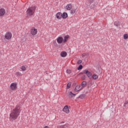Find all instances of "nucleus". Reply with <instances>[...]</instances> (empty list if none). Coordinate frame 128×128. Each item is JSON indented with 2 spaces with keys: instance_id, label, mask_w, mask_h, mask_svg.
Listing matches in <instances>:
<instances>
[{
  "instance_id": "35",
  "label": "nucleus",
  "mask_w": 128,
  "mask_h": 128,
  "mask_svg": "<svg viewBox=\"0 0 128 128\" xmlns=\"http://www.w3.org/2000/svg\"><path fill=\"white\" fill-rule=\"evenodd\" d=\"M16 76H20V72H18L16 73Z\"/></svg>"
},
{
  "instance_id": "3",
  "label": "nucleus",
  "mask_w": 128,
  "mask_h": 128,
  "mask_svg": "<svg viewBox=\"0 0 128 128\" xmlns=\"http://www.w3.org/2000/svg\"><path fill=\"white\" fill-rule=\"evenodd\" d=\"M88 4L89 6H90V8H94L96 6V4H94V0H88Z\"/></svg>"
},
{
  "instance_id": "39",
  "label": "nucleus",
  "mask_w": 128,
  "mask_h": 128,
  "mask_svg": "<svg viewBox=\"0 0 128 128\" xmlns=\"http://www.w3.org/2000/svg\"><path fill=\"white\" fill-rule=\"evenodd\" d=\"M74 86H76V84L75 83V84H74Z\"/></svg>"
},
{
  "instance_id": "31",
  "label": "nucleus",
  "mask_w": 128,
  "mask_h": 128,
  "mask_svg": "<svg viewBox=\"0 0 128 128\" xmlns=\"http://www.w3.org/2000/svg\"><path fill=\"white\" fill-rule=\"evenodd\" d=\"M82 60H79L78 61L77 64H82Z\"/></svg>"
},
{
  "instance_id": "14",
  "label": "nucleus",
  "mask_w": 128,
  "mask_h": 128,
  "mask_svg": "<svg viewBox=\"0 0 128 128\" xmlns=\"http://www.w3.org/2000/svg\"><path fill=\"white\" fill-rule=\"evenodd\" d=\"M80 85L76 86L75 88H74V92H78V90H82V88H80Z\"/></svg>"
},
{
  "instance_id": "37",
  "label": "nucleus",
  "mask_w": 128,
  "mask_h": 128,
  "mask_svg": "<svg viewBox=\"0 0 128 128\" xmlns=\"http://www.w3.org/2000/svg\"><path fill=\"white\" fill-rule=\"evenodd\" d=\"M84 74V71H83V72H80L79 74Z\"/></svg>"
},
{
  "instance_id": "9",
  "label": "nucleus",
  "mask_w": 128,
  "mask_h": 128,
  "mask_svg": "<svg viewBox=\"0 0 128 128\" xmlns=\"http://www.w3.org/2000/svg\"><path fill=\"white\" fill-rule=\"evenodd\" d=\"M63 112H66V114H70V109L68 108V106L66 105L63 108Z\"/></svg>"
},
{
  "instance_id": "17",
  "label": "nucleus",
  "mask_w": 128,
  "mask_h": 128,
  "mask_svg": "<svg viewBox=\"0 0 128 128\" xmlns=\"http://www.w3.org/2000/svg\"><path fill=\"white\" fill-rule=\"evenodd\" d=\"M68 38H70V36L68 35L64 36V42H68Z\"/></svg>"
},
{
  "instance_id": "2",
  "label": "nucleus",
  "mask_w": 128,
  "mask_h": 128,
  "mask_svg": "<svg viewBox=\"0 0 128 128\" xmlns=\"http://www.w3.org/2000/svg\"><path fill=\"white\" fill-rule=\"evenodd\" d=\"M36 6H32L26 10L27 16H33L36 12Z\"/></svg>"
},
{
  "instance_id": "12",
  "label": "nucleus",
  "mask_w": 128,
  "mask_h": 128,
  "mask_svg": "<svg viewBox=\"0 0 128 128\" xmlns=\"http://www.w3.org/2000/svg\"><path fill=\"white\" fill-rule=\"evenodd\" d=\"M68 96L70 98H74V96H76V94H74V93H72V91H70L68 94Z\"/></svg>"
},
{
  "instance_id": "30",
  "label": "nucleus",
  "mask_w": 128,
  "mask_h": 128,
  "mask_svg": "<svg viewBox=\"0 0 128 128\" xmlns=\"http://www.w3.org/2000/svg\"><path fill=\"white\" fill-rule=\"evenodd\" d=\"M81 78L82 80H86V75H84L83 76H82Z\"/></svg>"
},
{
  "instance_id": "29",
  "label": "nucleus",
  "mask_w": 128,
  "mask_h": 128,
  "mask_svg": "<svg viewBox=\"0 0 128 128\" xmlns=\"http://www.w3.org/2000/svg\"><path fill=\"white\" fill-rule=\"evenodd\" d=\"M70 88V82H68L67 84L66 88Z\"/></svg>"
},
{
  "instance_id": "34",
  "label": "nucleus",
  "mask_w": 128,
  "mask_h": 128,
  "mask_svg": "<svg viewBox=\"0 0 128 128\" xmlns=\"http://www.w3.org/2000/svg\"><path fill=\"white\" fill-rule=\"evenodd\" d=\"M128 104V100H126L124 103V106H126V104Z\"/></svg>"
},
{
  "instance_id": "28",
  "label": "nucleus",
  "mask_w": 128,
  "mask_h": 128,
  "mask_svg": "<svg viewBox=\"0 0 128 128\" xmlns=\"http://www.w3.org/2000/svg\"><path fill=\"white\" fill-rule=\"evenodd\" d=\"M98 70L97 72L98 74H102V69L100 68H98Z\"/></svg>"
},
{
  "instance_id": "7",
  "label": "nucleus",
  "mask_w": 128,
  "mask_h": 128,
  "mask_svg": "<svg viewBox=\"0 0 128 128\" xmlns=\"http://www.w3.org/2000/svg\"><path fill=\"white\" fill-rule=\"evenodd\" d=\"M12 33L10 32H8L5 34L4 37L6 40H10L12 38Z\"/></svg>"
},
{
  "instance_id": "20",
  "label": "nucleus",
  "mask_w": 128,
  "mask_h": 128,
  "mask_svg": "<svg viewBox=\"0 0 128 128\" xmlns=\"http://www.w3.org/2000/svg\"><path fill=\"white\" fill-rule=\"evenodd\" d=\"M114 26H116L117 28H118V26H120V22L116 21L114 22Z\"/></svg>"
},
{
  "instance_id": "27",
  "label": "nucleus",
  "mask_w": 128,
  "mask_h": 128,
  "mask_svg": "<svg viewBox=\"0 0 128 128\" xmlns=\"http://www.w3.org/2000/svg\"><path fill=\"white\" fill-rule=\"evenodd\" d=\"M76 10H70V14H76Z\"/></svg>"
},
{
  "instance_id": "6",
  "label": "nucleus",
  "mask_w": 128,
  "mask_h": 128,
  "mask_svg": "<svg viewBox=\"0 0 128 128\" xmlns=\"http://www.w3.org/2000/svg\"><path fill=\"white\" fill-rule=\"evenodd\" d=\"M16 85V83H12L10 86V88L12 90H16L18 88Z\"/></svg>"
},
{
  "instance_id": "32",
  "label": "nucleus",
  "mask_w": 128,
  "mask_h": 128,
  "mask_svg": "<svg viewBox=\"0 0 128 128\" xmlns=\"http://www.w3.org/2000/svg\"><path fill=\"white\" fill-rule=\"evenodd\" d=\"M66 72H67V74H70L72 72V70H70V69H68L66 70Z\"/></svg>"
},
{
  "instance_id": "26",
  "label": "nucleus",
  "mask_w": 128,
  "mask_h": 128,
  "mask_svg": "<svg viewBox=\"0 0 128 128\" xmlns=\"http://www.w3.org/2000/svg\"><path fill=\"white\" fill-rule=\"evenodd\" d=\"M90 54L88 53H84L82 54V58H84V56H88Z\"/></svg>"
},
{
  "instance_id": "25",
  "label": "nucleus",
  "mask_w": 128,
  "mask_h": 128,
  "mask_svg": "<svg viewBox=\"0 0 128 128\" xmlns=\"http://www.w3.org/2000/svg\"><path fill=\"white\" fill-rule=\"evenodd\" d=\"M124 40H128V34H124Z\"/></svg>"
},
{
  "instance_id": "22",
  "label": "nucleus",
  "mask_w": 128,
  "mask_h": 128,
  "mask_svg": "<svg viewBox=\"0 0 128 128\" xmlns=\"http://www.w3.org/2000/svg\"><path fill=\"white\" fill-rule=\"evenodd\" d=\"M86 96V94H80L78 98H81L82 100Z\"/></svg>"
},
{
  "instance_id": "8",
  "label": "nucleus",
  "mask_w": 128,
  "mask_h": 128,
  "mask_svg": "<svg viewBox=\"0 0 128 128\" xmlns=\"http://www.w3.org/2000/svg\"><path fill=\"white\" fill-rule=\"evenodd\" d=\"M56 40L58 44H62V42H64V38L62 36H58Z\"/></svg>"
},
{
  "instance_id": "11",
  "label": "nucleus",
  "mask_w": 128,
  "mask_h": 128,
  "mask_svg": "<svg viewBox=\"0 0 128 128\" xmlns=\"http://www.w3.org/2000/svg\"><path fill=\"white\" fill-rule=\"evenodd\" d=\"M56 18L58 20H60L62 18V14L60 12H58L56 14Z\"/></svg>"
},
{
  "instance_id": "4",
  "label": "nucleus",
  "mask_w": 128,
  "mask_h": 128,
  "mask_svg": "<svg viewBox=\"0 0 128 128\" xmlns=\"http://www.w3.org/2000/svg\"><path fill=\"white\" fill-rule=\"evenodd\" d=\"M30 33L32 36H36V34L38 33V30L33 27L30 30Z\"/></svg>"
},
{
  "instance_id": "15",
  "label": "nucleus",
  "mask_w": 128,
  "mask_h": 128,
  "mask_svg": "<svg viewBox=\"0 0 128 128\" xmlns=\"http://www.w3.org/2000/svg\"><path fill=\"white\" fill-rule=\"evenodd\" d=\"M68 16V13H66V12H64L62 13V18L64 19H66L67 18Z\"/></svg>"
},
{
  "instance_id": "33",
  "label": "nucleus",
  "mask_w": 128,
  "mask_h": 128,
  "mask_svg": "<svg viewBox=\"0 0 128 128\" xmlns=\"http://www.w3.org/2000/svg\"><path fill=\"white\" fill-rule=\"evenodd\" d=\"M53 44H54V46L58 47V43H56V42H53Z\"/></svg>"
},
{
  "instance_id": "19",
  "label": "nucleus",
  "mask_w": 128,
  "mask_h": 128,
  "mask_svg": "<svg viewBox=\"0 0 128 128\" xmlns=\"http://www.w3.org/2000/svg\"><path fill=\"white\" fill-rule=\"evenodd\" d=\"M59 128H68V124H66L63 126H60Z\"/></svg>"
},
{
  "instance_id": "21",
  "label": "nucleus",
  "mask_w": 128,
  "mask_h": 128,
  "mask_svg": "<svg viewBox=\"0 0 128 128\" xmlns=\"http://www.w3.org/2000/svg\"><path fill=\"white\" fill-rule=\"evenodd\" d=\"M92 78L93 80H98V76L96 74H94L92 76Z\"/></svg>"
},
{
  "instance_id": "10",
  "label": "nucleus",
  "mask_w": 128,
  "mask_h": 128,
  "mask_svg": "<svg viewBox=\"0 0 128 128\" xmlns=\"http://www.w3.org/2000/svg\"><path fill=\"white\" fill-rule=\"evenodd\" d=\"M6 14V10L4 8H0V16H4Z\"/></svg>"
},
{
  "instance_id": "5",
  "label": "nucleus",
  "mask_w": 128,
  "mask_h": 128,
  "mask_svg": "<svg viewBox=\"0 0 128 128\" xmlns=\"http://www.w3.org/2000/svg\"><path fill=\"white\" fill-rule=\"evenodd\" d=\"M84 74H85L88 76V78H90L92 76V72L88 71V70H84Z\"/></svg>"
},
{
  "instance_id": "36",
  "label": "nucleus",
  "mask_w": 128,
  "mask_h": 128,
  "mask_svg": "<svg viewBox=\"0 0 128 128\" xmlns=\"http://www.w3.org/2000/svg\"><path fill=\"white\" fill-rule=\"evenodd\" d=\"M90 86V84H88V88H89Z\"/></svg>"
},
{
  "instance_id": "1",
  "label": "nucleus",
  "mask_w": 128,
  "mask_h": 128,
  "mask_svg": "<svg viewBox=\"0 0 128 128\" xmlns=\"http://www.w3.org/2000/svg\"><path fill=\"white\" fill-rule=\"evenodd\" d=\"M20 106L19 105L16 106V108L11 111L10 116V118L12 120H16V118L20 116Z\"/></svg>"
},
{
  "instance_id": "16",
  "label": "nucleus",
  "mask_w": 128,
  "mask_h": 128,
  "mask_svg": "<svg viewBox=\"0 0 128 128\" xmlns=\"http://www.w3.org/2000/svg\"><path fill=\"white\" fill-rule=\"evenodd\" d=\"M81 86H82L81 88L82 89L84 88H85L86 86V81H83L82 82Z\"/></svg>"
},
{
  "instance_id": "18",
  "label": "nucleus",
  "mask_w": 128,
  "mask_h": 128,
  "mask_svg": "<svg viewBox=\"0 0 128 128\" xmlns=\"http://www.w3.org/2000/svg\"><path fill=\"white\" fill-rule=\"evenodd\" d=\"M66 8L68 10H70V9L72 8V4H68L66 6Z\"/></svg>"
},
{
  "instance_id": "13",
  "label": "nucleus",
  "mask_w": 128,
  "mask_h": 128,
  "mask_svg": "<svg viewBox=\"0 0 128 128\" xmlns=\"http://www.w3.org/2000/svg\"><path fill=\"white\" fill-rule=\"evenodd\" d=\"M60 56L62 58H66V56H68V53L66 52L62 51L60 52Z\"/></svg>"
},
{
  "instance_id": "23",
  "label": "nucleus",
  "mask_w": 128,
  "mask_h": 128,
  "mask_svg": "<svg viewBox=\"0 0 128 128\" xmlns=\"http://www.w3.org/2000/svg\"><path fill=\"white\" fill-rule=\"evenodd\" d=\"M83 66L82 64H80L77 70H82Z\"/></svg>"
},
{
  "instance_id": "38",
  "label": "nucleus",
  "mask_w": 128,
  "mask_h": 128,
  "mask_svg": "<svg viewBox=\"0 0 128 128\" xmlns=\"http://www.w3.org/2000/svg\"><path fill=\"white\" fill-rule=\"evenodd\" d=\"M60 124H64V122H61Z\"/></svg>"
},
{
  "instance_id": "24",
  "label": "nucleus",
  "mask_w": 128,
  "mask_h": 128,
  "mask_svg": "<svg viewBox=\"0 0 128 128\" xmlns=\"http://www.w3.org/2000/svg\"><path fill=\"white\" fill-rule=\"evenodd\" d=\"M21 70L23 72H24V70H26V66H22Z\"/></svg>"
}]
</instances>
